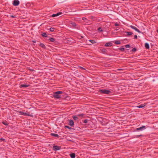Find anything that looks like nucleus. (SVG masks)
<instances>
[{"label":"nucleus","instance_id":"f257e3e1","mask_svg":"<svg viewBox=\"0 0 158 158\" xmlns=\"http://www.w3.org/2000/svg\"><path fill=\"white\" fill-rule=\"evenodd\" d=\"M20 115H23L24 116H29L31 117L33 116V114L32 113H30V112L27 111H26V112H23V111H19V112Z\"/></svg>","mask_w":158,"mask_h":158},{"label":"nucleus","instance_id":"f03ea898","mask_svg":"<svg viewBox=\"0 0 158 158\" xmlns=\"http://www.w3.org/2000/svg\"><path fill=\"white\" fill-rule=\"evenodd\" d=\"M62 93V92L60 91L56 92L54 93L53 96L55 98H59L61 97L59 94H61Z\"/></svg>","mask_w":158,"mask_h":158},{"label":"nucleus","instance_id":"7ed1b4c3","mask_svg":"<svg viewBox=\"0 0 158 158\" xmlns=\"http://www.w3.org/2000/svg\"><path fill=\"white\" fill-rule=\"evenodd\" d=\"M100 92L104 94H108L110 92V91L109 90L106 89H101L100 90Z\"/></svg>","mask_w":158,"mask_h":158},{"label":"nucleus","instance_id":"20e7f679","mask_svg":"<svg viewBox=\"0 0 158 158\" xmlns=\"http://www.w3.org/2000/svg\"><path fill=\"white\" fill-rule=\"evenodd\" d=\"M19 4V1L18 0H14L13 1V5L14 6H18Z\"/></svg>","mask_w":158,"mask_h":158},{"label":"nucleus","instance_id":"39448f33","mask_svg":"<svg viewBox=\"0 0 158 158\" xmlns=\"http://www.w3.org/2000/svg\"><path fill=\"white\" fill-rule=\"evenodd\" d=\"M130 27L131 28H132V29H133L134 30H135L136 31L138 32H139V33H141V31L138 29L137 28H136L135 27V26H133L131 25L130 26Z\"/></svg>","mask_w":158,"mask_h":158},{"label":"nucleus","instance_id":"423d86ee","mask_svg":"<svg viewBox=\"0 0 158 158\" xmlns=\"http://www.w3.org/2000/svg\"><path fill=\"white\" fill-rule=\"evenodd\" d=\"M61 148V147L56 146H54L53 147V149L54 151H57L60 150Z\"/></svg>","mask_w":158,"mask_h":158},{"label":"nucleus","instance_id":"0eeeda50","mask_svg":"<svg viewBox=\"0 0 158 158\" xmlns=\"http://www.w3.org/2000/svg\"><path fill=\"white\" fill-rule=\"evenodd\" d=\"M145 126H143L142 127L136 128L137 131H142L145 128Z\"/></svg>","mask_w":158,"mask_h":158},{"label":"nucleus","instance_id":"6e6552de","mask_svg":"<svg viewBox=\"0 0 158 158\" xmlns=\"http://www.w3.org/2000/svg\"><path fill=\"white\" fill-rule=\"evenodd\" d=\"M69 124L71 126H72L74 125V122L73 120H70L69 122Z\"/></svg>","mask_w":158,"mask_h":158},{"label":"nucleus","instance_id":"1a4fd4ad","mask_svg":"<svg viewBox=\"0 0 158 158\" xmlns=\"http://www.w3.org/2000/svg\"><path fill=\"white\" fill-rule=\"evenodd\" d=\"M111 45H112V43L110 42H108V43H106L105 44V46L106 47H110Z\"/></svg>","mask_w":158,"mask_h":158},{"label":"nucleus","instance_id":"9d476101","mask_svg":"<svg viewBox=\"0 0 158 158\" xmlns=\"http://www.w3.org/2000/svg\"><path fill=\"white\" fill-rule=\"evenodd\" d=\"M146 105V104H141L139 106H137L136 107L139 108H142L144 107Z\"/></svg>","mask_w":158,"mask_h":158},{"label":"nucleus","instance_id":"9b49d317","mask_svg":"<svg viewBox=\"0 0 158 158\" xmlns=\"http://www.w3.org/2000/svg\"><path fill=\"white\" fill-rule=\"evenodd\" d=\"M61 13H58L56 14H54L52 15V16L53 17H54L55 16H59V15H61Z\"/></svg>","mask_w":158,"mask_h":158},{"label":"nucleus","instance_id":"f8f14e48","mask_svg":"<svg viewBox=\"0 0 158 158\" xmlns=\"http://www.w3.org/2000/svg\"><path fill=\"white\" fill-rule=\"evenodd\" d=\"M29 86V85L26 84H22L20 85V87H27Z\"/></svg>","mask_w":158,"mask_h":158},{"label":"nucleus","instance_id":"ddd939ff","mask_svg":"<svg viewBox=\"0 0 158 158\" xmlns=\"http://www.w3.org/2000/svg\"><path fill=\"white\" fill-rule=\"evenodd\" d=\"M145 48L147 49L149 48V46L148 43H145Z\"/></svg>","mask_w":158,"mask_h":158},{"label":"nucleus","instance_id":"4468645a","mask_svg":"<svg viewBox=\"0 0 158 158\" xmlns=\"http://www.w3.org/2000/svg\"><path fill=\"white\" fill-rule=\"evenodd\" d=\"M70 156L72 158H75V154L74 153H72L70 154Z\"/></svg>","mask_w":158,"mask_h":158},{"label":"nucleus","instance_id":"2eb2a0df","mask_svg":"<svg viewBox=\"0 0 158 158\" xmlns=\"http://www.w3.org/2000/svg\"><path fill=\"white\" fill-rule=\"evenodd\" d=\"M51 135L56 137H58L59 136L57 134H56L54 133H51Z\"/></svg>","mask_w":158,"mask_h":158},{"label":"nucleus","instance_id":"dca6fc26","mask_svg":"<svg viewBox=\"0 0 158 158\" xmlns=\"http://www.w3.org/2000/svg\"><path fill=\"white\" fill-rule=\"evenodd\" d=\"M49 40L51 42H54L55 41V39L53 38H51L49 39Z\"/></svg>","mask_w":158,"mask_h":158},{"label":"nucleus","instance_id":"f3484780","mask_svg":"<svg viewBox=\"0 0 158 158\" xmlns=\"http://www.w3.org/2000/svg\"><path fill=\"white\" fill-rule=\"evenodd\" d=\"M89 41L92 44H94L96 43L95 41L94 40H89Z\"/></svg>","mask_w":158,"mask_h":158},{"label":"nucleus","instance_id":"a211bd4d","mask_svg":"<svg viewBox=\"0 0 158 158\" xmlns=\"http://www.w3.org/2000/svg\"><path fill=\"white\" fill-rule=\"evenodd\" d=\"M115 43L117 44H120L121 43L119 41H116L115 42Z\"/></svg>","mask_w":158,"mask_h":158},{"label":"nucleus","instance_id":"6ab92c4d","mask_svg":"<svg viewBox=\"0 0 158 158\" xmlns=\"http://www.w3.org/2000/svg\"><path fill=\"white\" fill-rule=\"evenodd\" d=\"M40 46H41L42 48H44L45 47L44 45L42 43H40Z\"/></svg>","mask_w":158,"mask_h":158},{"label":"nucleus","instance_id":"aec40b11","mask_svg":"<svg viewBox=\"0 0 158 158\" xmlns=\"http://www.w3.org/2000/svg\"><path fill=\"white\" fill-rule=\"evenodd\" d=\"M98 30L100 32H102L103 31V30L102 29V28L100 27H99L98 28Z\"/></svg>","mask_w":158,"mask_h":158},{"label":"nucleus","instance_id":"412c9836","mask_svg":"<svg viewBox=\"0 0 158 158\" xmlns=\"http://www.w3.org/2000/svg\"><path fill=\"white\" fill-rule=\"evenodd\" d=\"M127 35H131L132 34V33L130 32H127Z\"/></svg>","mask_w":158,"mask_h":158},{"label":"nucleus","instance_id":"4be33fe9","mask_svg":"<svg viewBox=\"0 0 158 158\" xmlns=\"http://www.w3.org/2000/svg\"><path fill=\"white\" fill-rule=\"evenodd\" d=\"M50 31L51 32H53L54 31V28L52 27H51L50 29Z\"/></svg>","mask_w":158,"mask_h":158},{"label":"nucleus","instance_id":"5701e85b","mask_svg":"<svg viewBox=\"0 0 158 158\" xmlns=\"http://www.w3.org/2000/svg\"><path fill=\"white\" fill-rule=\"evenodd\" d=\"M73 118L75 120H77L78 118L77 117L75 116H73Z\"/></svg>","mask_w":158,"mask_h":158},{"label":"nucleus","instance_id":"b1692460","mask_svg":"<svg viewBox=\"0 0 158 158\" xmlns=\"http://www.w3.org/2000/svg\"><path fill=\"white\" fill-rule=\"evenodd\" d=\"M64 127L65 128H68L69 129H71L72 128L71 127H69V126H65Z\"/></svg>","mask_w":158,"mask_h":158},{"label":"nucleus","instance_id":"393cba45","mask_svg":"<svg viewBox=\"0 0 158 158\" xmlns=\"http://www.w3.org/2000/svg\"><path fill=\"white\" fill-rule=\"evenodd\" d=\"M43 36L46 37L47 36V34L46 33H44L42 34Z\"/></svg>","mask_w":158,"mask_h":158},{"label":"nucleus","instance_id":"a878e982","mask_svg":"<svg viewBox=\"0 0 158 158\" xmlns=\"http://www.w3.org/2000/svg\"><path fill=\"white\" fill-rule=\"evenodd\" d=\"M120 50L121 51H123L124 50V48H119Z\"/></svg>","mask_w":158,"mask_h":158},{"label":"nucleus","instance_id":"bb28decb","mask_svg":"<svg viewBox=\"0 0 158 158\" xmlns=\"http://www.w3.org/2000/svg\"><path fill=\"white\" fill-rule=\"evenodd\" d=\"M84 123H87V119H85L84 121Z\"/></svg>","mask_w":158,"mask_h":158},{"label":"nucleus","instance_id":"cd10ccee","mask_svg":"<svg viewBox=\"0 0 158 158\" xmlns=\"http://www.w3.org/2000/svg\"><path fill=\"white\" fill-rule=\"evenodd\" d=\"M125 47L126 48H130V45L129 44H127L125 45Z\"/></svg>","mask_w":158,"mask_h":158},{"label":"nucleus","instance_id":"c85d7f7f","mask_svg":"<svg viewBox=\"0 0 158 158\" xmlns=\"http://www.w3.org/2000/svg\"><path fill=\"white\" fill-rule=\"evenodd\" d=\"M83 114H79L77 115V116H79V117H81V116H83Z\"/></svg>","mask_w":158,"mask_h":158},{"label":"nucleus","instance_id":"c756f323","mask_svg":"<svg viewBox=\"0 0 158 158\" xmlns=\"http://www.w3.org/2000/svg\"><path fill=\"white\" fill-rule=\"evenodd\" d=\"M136 49L135 48H133L132 50V51H133V52H135V51H136Z\"/></svg>","mask_w":158,"mask_h":158},{"label":"nucleus","instance_id":"7c9ffc66","mask_svg":"<svg viewBox=\"0 0 158 158\" xmlns=\"http://www.w3.org/2000/svg\"><path fill=\"white\" fill-rule=\"evenodd\" d=\"M82 20H84V21L87 20V19H86V18H84V17L83 18H82Z\"/></svg>","mask_w":158,"mask_h":158},{"label":"nucleus","instance_id":"2f4dec72","mask_svg":"<svg viewBox=\"0 0 158 158\" xmlns=\"http://www.w3.org/2000/svg\"><path fill=\"white\" fill-rule=\"evenodd\" d=\"M72 24L73 26H75L76 25L75 23H72Z\"/></svg>","mask_w":158,"mask_h":158},{"label":"nucleus","instance_id":"473e14b6","mask_svg":"<svg viewBox=\"0 0 158 158\" xmlns=\"http://www.w3.org/2000/svg\"><path fill=\"white\" fill-rule=\"evenodd\" d=\"M10 17L14 18L16 17L14 15H11L10 16Z\"/></svg>","mask_w":158,"mask_h":158},{"label":"nucleus","instance_id":"72a5a7b5","mask_svg":"<svg viewBox=\"0 0 158 158\" xmlns=\"http://www.w3.org/2000/svg\"><path fill=\"white\" fill-rule=\"evenodd\" d=\"M114 25L115 26H117L119 25V24H118L117 23H115Z\"/></svg>","mask_w":158,"mask_h":158},{"label":"nucleus","instance_id":"f704fd0d","mask_svg":"<svg viewBox=\"0 0 158 158\" xmlns=\"http://www.w3.org/2000/svg\"><path fill=\"white\" fill-rule=\"evenodd\" d=\"M134 38H135V39H137V36L136 35H134Z\"/></svg>","mask_w":158,"mask_h":158},{"label":"nucleus","instance_id":"c9c22d12","mask_svg":"<svg viewBox=\"0 0 158 158\" xmlns=\"http://www.w3.org/2000/svg\"><path fill=\"white\" fill-rule=\"evenodd\" d=\"M3 123L4 124V125H7V124H6L5 123H4V122H3V123Z\"/></svg>","mask_w":158,"mask_h":158},{"label":"nucleus","instance_id":"e433bc0d","mask_svg":"<svg viewBox=\"0 0 158 158\" xmlns=\"http://www.w3.org/2000/svg\"><path fill=\"white\" fill-rule=\"evenodd\" d=\"M80 68L81 69H84V68H83V67H80Z\"/></svg>","mask_w":158,"mask_h":158},{"label":"nucleus","instance_id":"4c0bfd02","mask_svg":"<svg viewBox=\"0 0 158 158\" xmlns=\"http://www.w3.org/2000/svg\"><path fill=\"white\" fill-rule=\"evenodd\" d=\"M122 70V69H118V70Z\"/></svg>","mask_w":158,"mask_h":158},{"label":"nucleus","instance_id":"58836bf2","mask_svg":"<svg viewBox=\"0 0 158 158\" xmlns=\"http://www.w3.org/2000/svg\"><path fill=\"white\" fill-rule=\"evenodd\" d=\"M1 139V140H4V139Z\"/></svg>","mask_w":158,"mask_h":158},{"label":"nucleus","instance_id":"ea45409f","mask_svg":"<svg viewBox=\"0 0 158 158\" xmlns=\"http://www.w3.org/2000/svg\"><path fill=\"white\" fill-rule=\"evenodd\" d=\"M33 42H34V43H35V41H33Z\"/></svg>","mask_w":158,"mask_h":158},{"label":"nucleus","instance_id":"a19ab883","mask_svg":"<svg viewBox=\"0 0 158 158\" xmlns=\"http://www.w3.org/2000/svg\"><path fill=\"white\" fill-rule=\"evenodd\" d=\"M157 32L158 33V30H157Z\"/></svg>","mask_w":158,"mask_h":158}]
</instances>
